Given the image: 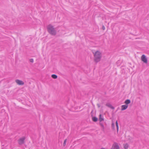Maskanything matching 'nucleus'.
I'll list each match as a JSON object with an SVG mask.
<instances>
[{
  "mask_svg": "<svg viewBox=\"0 0 149 149\" xmlns=\"http://www.w3.org/2000/svg\"><path fill=\"white\" fill-rule=\"evenodd\" d=\"M93 53L95 62L97 63L99 62L101 60L102 56L101 53L98 51H97L95 53L93 52Z\"/></svg>",
  "mask_w": 149,
  "mask_h": 149,
  "instance_id": "f257e3e1",
  "label": "nucleus"
},
{
  "mask_svg": "<svg viewBox=\"0 0 149 149\" xmlns=\"http://www.w3.org/2000/svg\"><path fill=\"white\" fill-rule=\"evenodd\" d=\"M49 33L51 35H55L56 34V31L54 27L51 25H48L47 27Z\"/></svg>",
  "mask_w": 149,
  "mask_h": 149,
  "instance_id": "f03ea898",
  "label": "nucleus"
},
{
  "mask_svg": "<svg viewBox=\"0 0 149 149\" xmlns=\"http://www.w3.org/2000/svg\"><path fill=\"white\" fill-rule=\"evenodd\" d=\"M141 60L145 63H147V60L146 57V56L144 55L143 54L142 55L141 57Z\"/></svg>",
  "mask_w": 149,
  "mask_h": 149,
  "instance_id": "7ed1b4c3",
  "label": "nucleus"
},
{
  "mask_svg": "<svg viewBox=\"0 0 149 149\" xmlns=\"http://www.w3.org/2000/svg\"><path fill=\"white\" fill-rule=\"evenodd\" d=\"M119 148L118 144L116 143H114L113 144L111 149H119Z\"/></svg>",
  "mask_w": 149,
  "mask_h": 149,
  "instance_id": "20e7f679",
  "label": "nucleus"
},
{
  "mask_svg": "<svg viewBox=\"0 0 149 149\" xmlns=\"http://www.w3.org/2000/svg\"><path fill=\"white\" fill-rule=\"evenodd\" d=\"M25 139V138L24 137H23L20 138L18 140L19 144L21 145L23 144L24 142Z\"/></svg>",
  "mask_w": 149,
  "mask_h": 149,
  "instance_id": "39448f33",
  "label": "nucleus"
},
{
  "mask_svg": "<svg viewBox=\"0 0 149 149\" xmlns=\"http://www.w3.org/2000/svg\"><path fill=\"white\" fill-rule=\"evenodd\" d=\"M15 81L19 85H23L24 84V83L23 81L19 80L17 79L15 80Z\"/></svg>",
  "mask_w": 149,
  "mask_h": 149,
  "instance_id": "423d86ee",
  "label": "nucleus"
},
{
  "mask_svg": "<svg viewBox=\"0 0 149 149\" xmlns=\"http://www.w3.org/2000/svg\"><path fill=\"white\" fill-rule=\"evenodd\" d=\"M128 107L127 105H124L121 106V110L123 111L126 109Z\"/></svg>",
  "mask_w": 149,
  "mask_h": 149,
  "instance_id": "0eeeda50",
  "label": "nucleus"
},
{
  "mask_svg": "<svg viewBox=\"0 0 149 149\" xmlns=\"http://www.w3.org/2000/svg\"><path fill=\"white\" fill-rule=\"evenodd\" d=\"M106 106L112 109H114V107L112 106V105L109 103H107L106 104Z\"/></svg>",
  "mask_w": 149,
  "mask_h": 149,
  "instance_id": "6e6552de",
  "label": "nucleus"
},
{
  "mask_svg": "<svg viewBox=\"0 0 149 149\" xmlns=\"http://www.w3.org/2000/svg\"><path fill=\"white\" fill-rule=\"evenodd\" d=\"M99 120L100 122H102L104 120L103 117L101 114L99 115Z\"/></svg>",
  "mask_w": 149,
  "mask_h": 149,
  "instance_id": "1a4fd4ad",
  "label": "nucleus"
},
{
  "mask_svg": "<svg viewBox=\"0 0 149 149\" xmlns=\"http://www.w3.org/2000/svg\"><path fill=\"white\" fill-rule=\"evenodd\" d=\"M130 103V100L127 99L126 100L125 102V103L127 105Z\"/></svg>",
  "mask_w": 149,
  "mask_h": 149,
  "instance_id": "9d476101",
  "label": "nucleus"
},
{
  "mask_svg": "<svg viewBox=\"0 0 149 149\" xmlns=\"http://www.w3.org/2000/svg\"><path fill=\"white\" fill-rule=\"evenodd\" d=\"M124 148L125 149H127L128 147V145L127 143H126L124 145Z\"/></svg>",
  "mask_w": 149,
  "mask_h": 149,
  "instance_id": "9b49d317",
  "label": "nucleus"
},
{
  "mask_svg": "<svg viewBox=\"0 0 149 149\" xmlns=\"http://www.w3.org/2000/svg\"><path fill=\"white\" fill-rule=\"evenodd\" d=\"M52 77L53 79H56L57 78V76L56 75L53 74H52Z\"/></svg>",
  "mask_w": 149,
  "mask_h": 149,
  "instance_id": "f8f14e48",
  "label": "nucleus"
},
{
  "mask_svg": "<svg viewBox=\"0 0 149 149\" xmlns=\"http://www.w3.org/2000/svg\"><path fill=\"white\" fill-rule=\"evenodd\" d=\"M92 120L94 122H96L97 120V118L95 117H93L92 118Z\"/></svg>",
  "mask_w": 149,
  "mask_h": 149,
  "instance_id": "ddd939ff",
  "label": "nucleus"
},
{
  "mask_svg": "<svg viewBox=\"0 0 149 149\" xmlns=\"http://www.w3.org/2000/svg\"><path fill=\"white\" fill-rule=\"evenodd\" d=\"M116 125L117 128V131H118V124L117 121H116Z\"/></svg>",
  "mask_w": 149,
  "mask_h": 149,
  "instance_id": "4468645a",
  "label": "nucleus"
},
{
  "mask_svg": "<svg viewBox=\"0 0 149 149\" xmlns=\"http://www.w3.org/2000/svg\"><path fill=\"white\" fill-rule=\"evenodd\" d=\"M66 141H67V139H65L64 141V143H63V146H65L66 143Z\"/></svg>",
  "mask_w": 149,
  "mask_h": 149,
  "instance_id": "2eb2a0df",
  "label": "nucleus"
},
{
  "mask_svg": "<svg viewBox=\"0 0 149 149\" xmlns=\"http://www.w3.org/2000/svg\"><path fill=\"white\" fill-rule=\"evenodd\" d=\"M30 61L31 62L33 63V59L32 58L30 59Z\"/></svg>",
  "mask_w": 149,
  "mask_h": 149,
  "instance_id": "dca6fc26",
  "label": "nucleus"
},
{
  "mask_svg": "<svg viewBox=\"0 0 149 149\" xmlns=\"http://www.w3.org/2000/svg\"><path fill=\"white\" fill-rule=\"evenodd\" d=\"M102 29L103 30H104L105 29V26H103L102 27Z\"/></svg>",
  "mask_w": 149,
  "mask_h": 149,
  "instance_id": "f3484780",
  "label": "nucleus"
}]
</instances>
